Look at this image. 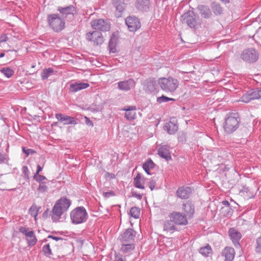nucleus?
Here are the masks:
<instances>
[{
    "instance_id": "obj_1",
    "label": "nucleus",
    "mask_w": 261,
    "mask_h": 261,
    "mask_svg": "<svg viewBox=\"0 0 261 261\" xmlns=\"http://www.w3.org/2000/svg\"><path fill=\"white\" fill-rule=\"evenodd\" d=\"M71 204V201L64 197L58 200L53 206L50 214L53 222H58L62 215L68 210Z\"/></svg>"
},
{
    "instance_id": "obj_2",
    "label": "nucleus",
    "mask_w": 261,
    "mask_h": 261,
    "mask_svg": "<svg viewBox=\"0 0 261 261\" xmlns=\"http://www.w3.org/2000/svg\"><path fill=\"white\" fill-rule=\"evenodd\" d=\"M161 89L166 93H173L178 88L179 82L173 77H161L158 80Z\"/></svg>"
},
{
    "instance_id": "obj_3",
    "label": "nucleus",
    "mask_w": 261,
    "mask_h": 261,
    "mask_svg": "<svg viewBox=\"0 0 261 261\" xmlns=\"http://www.w3.org/2000/svg\"><path fill=\"white\" fill-rule=\"evenodd\" d=\"M240 119L238 113H231L226 117L223 124L225 132L228 134H231L239 126Z\"/></svg>"
},
{
    "instance_id": "obj_4",
    "label": "nucleus",
    "mask_w": 261,
    "mask_h": 261,
    "mask_svg": "<svg viewBox=\"0 0 261 261\" xmlns=\"http://www.w3.org/2000/svg\"><path fill=\"white\" fill-rule=\"evenodd\" d=\"M72 223L80 224L85 223L88 219V215L84 206H78L72 210L70 213Z\"/></svg>"
},
{
    "instance_id": "obj_5",
    "label": "nucleus",
    "mask_w": 261,
    "mask_h": 261,
    "mask_svg": "<svg viewBox=\"0 0 261 261\" xmlns=\"http://www.w3.org/2000/svg\"><path fill=\"white\" fill-rule=\"evenodd\" d=\"M47 21L49 27L55 32H60L65 27V20L58 14L48 15Z\"/></svg>"
},
{
    "instance_id": "obj_6",
    "label": "nucleus",
    "mask_w": 261,
    "mask_h": 261,
    "mask_svg": "<svg viewBox=\"0 0 261 261\" xmlns=\"http://www.w3.org/2000/svg\"><path fill=\"white\" fill-rule=\"evenodd\" d=\"M86 37V39L90 42L93 46H100L105 41V38L102 33L97 31L87 33Z\"/></svg>"
},
{
    "instance_id": "obj_7",
    "label": "nucleus",
    "mask_w": 261,
    "mask_h": 261,
    "mask_svg": "<svg viewBox=\"0 0 261 261\" xmlns=\"http://www.w3.org/2000/svg\"><path fill=\"white\" fill-rule=\"evenodd\" d=\"M259 57L258 52L253 48H250L244 50L241 55V59L248 63H252L255 62Z\"/></svg>"
},
{
    "instance_id": "obj_8",
    "label": "nucleus",
    "mask_w": 261,
    "mask_h": 261,
    "mask_svg": "<svg viewBox=\"0 0 261 261\" xmlns=\"http://www.w3.org/2000/svg\"><path fill=\"white\" fill-rule=\"evenodd\" d=\"M261 98V89H253L248 91L239 99L240 101L248 103L252 100Z\"/></svg>"
},
{
    "instance_id": "obj_9",
    "label": "nucleus",
    "mask_w": 261,
    "mask_h": 261,
    "mask_svg": "<svg viewBox=\"0 0 261 261\" xmlns=\"http://www.w3.org/2000/svg\"><path fill=\"white\" fill-rule=\"evenodd\" d=\"M181 22L187 24L191 28H195L199 24L198 19L193 11H189L181 16Z\"/></svg>"
},
{
    "instance_id": "obj_10",
    "label": "nucleus",
    "mask_w": 261,
    "mask_h": 261,
    "mask_svg": "<svg viewBox=\"0 0 261 261\" xmlns=\"http://www.w3.org/2000/svg\"><path fill=\"white\" fill-rule=\"evenodd\" d=\"M90 23L92 29L100 31H109L111 28L110 23L102 19L93 20Z\"/></svg>"
},
{
    "instance_id": "obj_11",
    "label": "nucleus",
    "mask_w": 261,
    "mask_h": 261,
    "mask_svg": "<svg viewBox=\"0 0 261 261\" xmlns=\"http://www.w3.org/2000/svg\"><path fill=\"white\" fill-rule=\"evenodd\" d=\"M169 217L176 224L185 225L188 224L186 216L179 212H173L169 215Z\"/></svg>"
},
{
    "instance_id": "obj_12",
    "label": "nucleus",
    "mask_w": 261,
    "mask_h": 261,
    "mask_svg": "<svg viewBox=\"0 0 261 261\" xmlns=\"http://www.w3.org/2000/svg\"><path fill=\"white\" fill-rule=\"evenodd\" d=\"M136 82L134 79L130 78L126 80L120 81L117 83L118 88L120 90L128 91L135 88Z\"/></svg>"
},
{
    "instance_id": "obj_13",
    "label": "nucleus",
    "mask_w": 261,
    "mask_h": 261,
    "mask_svg": "<svg viewBox=\"0 0 261 261\" xmlns=\"http://www.w3.org/2000/svg\"><path fill=\"white\" fill-rule=\"evenodd\" d=\"M125 23L129 30L132 32L136 31L141 27L139 20L136 17H127L125 20Z\"/></svg>"
},
{
    "instance_id": "obj_14",
    "label": "nucleus",
    "mask_w": 261,
    "mask_h": 261,
    "mask_svg": "<svg viewBox=\"0 0 261 261\" xmlns=\"http://www.w3.org/2000/svg\"><path fill=\"white\" fill-rule=\"evenodd\" d=\"M136 234V232L133 229L128 228L121 235L120 241L122 243H131L134 240Z\"/></svg>"
},
{
    "instance_id": "obj_15",
    "label": "nucleus",
    "mask_w": 261,
    "mask_h": 261,
    "mask_svg": "<svg viewBox=\"0 0 261 261\" xmlns=\"http://www.w3.org/2000/svg\"><path fill=\"white\" fill-rule=\"evenodd\" d=\"M19 231L24 234L27 238H33V240L29 241V246H33L36 244L37 239L33 231L29 230V228L26 227H20Z\"/></svg>"
},
{
    "instance_id": "obj_16",
    "label": "nucleus",
    "mask_w": 261,
    "mask_h": 261,
    "mask_svg": "<svg viewBox=\"0 0 261 261\" xmlns=\"http://www.w3.org/2000/svg\"><path fill=\"white\" fill-rule=\"evenodd\" d=\"M151 6V0H136L135 6L136 9L141 12L149 11Z\"/></svg>"
},
{
    "instance_id": "obj_17",
    "label": "nucleus",
    "mask_w": 261,
    "mask_h": 261,
    "mask_svg": "<svg viewBox=\"0 0 261 261\" xmlns=\"http://www.w3.org/2000/svg\"><path fill=\"white\" fill-rule=\"evenodd\" d=\"M58 10L62 14V17H69L71 19L73 17V13L75 11L74 7L70 5L66 7H59Z\"/></svg>"
},
{
    "instance_id": "obj_18",
    "label": "nucleus",
    "mask_w": 261,
    "mask_h": 261,
    "mask_svg": "<svg viewBox=\"0 0 261 261\" xmlns=\"http://www.w3.org/2000/svg\"><path fill=\"white\" fill-rule=\"evenodd\" d=\"M55 116L60 122H64V125L76 124L77 123L75 118L73 117L65 115L61 113H57Z\"/></svg>"
},
{
    "instance_id": "obj_19",
    "label": "nucleus",
    "mask_w": 261,
    "mask_h": 261,
    "mask_svg": "<svg viewBox=\"0 0 261 261\" xmlns=\"http://www.w3.org/2000/svg\"><path fill=\"white\" fill-rule=\"evenodd\" d=\"M228 234L236 247L240 246L239 241L242 238L241 233L234 228H230L228 230Z\"/></svg>"
},
{
    "instance_id": "obj_20",
    "label": "nucleus",
    "mask_w": 261,
    "mask_h": 261,
    "mask_svg": "<svg viewBox=\"0 0 261 261\" xmlns=\"http://www.w3.org/2000/svg\"><path fill=\"white\" fill-rule=\"evenodd\" d=\"M192 190L190 187H181L178 188L176 191V195L180 199H185L189 198Z\"/></svg>"
},
{
    "instance_id": "obj_21",
    "label": "nucleus",
    "mask_w": 261,
    "mask_h": 261,
    "mask_svg": "<svg viewBox=\"0 0 261 261\" xmlns=\"http://www.w3.org/2000/svg\"><path fill=\"white\" fill-rule=\"evenodd\" d=\"M122 110L125 111V117L129 121L133 120L136 118V107L135 106H127Z\"/></svg>"
},
{
    "instance_id": "obj_22",
    "label": "nucleus",
    "mask_w": 261,
    "mask_h": 261,
    "mask_svg": "<svg viewBox=\"0 0 261 261\" xmlns=\"http://www.w3.org/2000/svg\"><path fill=\"white\" fill-rule=\"evenodd\" d=\"M221 255L225 257V261H232L234 257L235 251L233 248L226 247L223 250Z\"/></svg>"
},
{
    "instance_id": "obj_23",
    "label": "nucleus",
    "mask_w": 261,
    "mask_h": 261,
    "mask_svg": "<svg viewBox=\"0 0 261 261\" xmlns=\"http://www.w3.org/2000/svg\"><path fill=\"white\" fill-rule=\"evenodd\" d=\"M158 153L161 158L165 159L166 161L171 159L169 147L167 145L161 146L158 150Z\"/></svg>"
},
{
    "instance_id": "obj_24",
    "label": "nucleus",
    "mask_w": 261,
    "mask_h": 261,
    "mask_svg": "<svg viewBox=\"0 0 261 261\" xmlns=\"http://www.w3.org/2000/svg\"><path fill=\"white\" fill-rule=\"evenodd\" d=\"M89 86L88 83L82 82H75L70 84L69 90L72 92H76L83 89H85Z\"/></svg>"
},
{
    "instance_id": "obj_25",
    "label": "nucleus",
    "mask_w": 261,
    "mask_h": 261,
    "mask_svg": "<svg viewBox=\"0 0 261 261\" xmlns=\"http://www.w3.org/2000/svg\"><path fill=\"white\" fill-rule=\"evenodd\" d=\"M197 9L201 17L204 18H208L212 15V12L207 6L203 5H199Z\"/></svg>"
},
{
    "instance_id": "obj_26",
    "label": "nucleus",
    "mask_w": 261,
    "mask_h": 261,
    "mask_svg": "<svg viewBox=\"0 0 261 261\" xmlns=\"http://www.w3.org/2000/svg\"><path fill=\"white\" fill-rule=\"evenodd\" d=\"M134 185L137 188L144 189V179L141 174L138 173L134 178Z\"/></svg>"
},
{
    "instance_id": "obj_27",
    "label": "nucleus",
    "mask_w": 261,
    "mask_h": 261,
    "mask_svg": "<svg viewBox=\"0 0 261 261\" xmlns=\"http://www.w3.org/2000/svg\"><path fill=\"white\" fill-rule=\"evenodd\" d=\"M164 127V129L171 135L175 134L178 130V126L171 121L166 124Z\"/></svg>"
},
{
    "instance_id": "obj_28",
    "label": "nucleus",
    "mask_w": 261,
    "mask_h": 261,
    "mask_svg": "<svg viewBox=\"0 0 261 261\" xmlns=\"http://www.w3.org/2000/svg\"><path fill=\"white\" fill-rule=\"evenodd\" d=\"M174 223V222L170 219L166 220L164 222V230L172 232L177 230V228Z\"/></svg>"
},
{
    "instance_id": "obj_29",
    "label": "nucleus",
    "mask_w": 261,
    "mask_h": 261,
    "mask_svg": "<svg viewBox=\"0 0 261 261\" xmlns=\"http://www.w3.org/2000/svg\"><path fill=\"white\" fill-rule=\"evenodd\" d=\"M183 209L187 216L191 217L194 213L195 209L194 205L190 202L184 204Z\"/></svg>"
},
{
    "instance_id": "obj_30",
    "label": "nucleus",
    "mask_w": 261,
    "mask_h": 261,
    "mask_svg": "<svg viewBox=\"0 0 261 261\" xmlns=\"http://www.w3.org/2000/svg\"><path fill=\"white\" fill-rule=\"evenodd\" d=\"M113 4L119 13L122 12L125 9V4L124 0H113Z\"/></svg>"
},
{
    "instance_id": "obj_31",
    "label": "nucleus",
    "mask_w": 261,
    "mask_h": 261,
    "mask_svg": "<svg viewBox=\"0 0 261 261\" xmlns=\"http://www.w3.org/2000/svg\"><path fill=\"white\" fill-rule=\"evenodd\" d=\"M113 4L119 13L122 12L125 9V4L124 0H113Z\"/></svg>"
},
{
    "instance_id": "obj_32",
    "label": "nucleus",
    "mask_w": 261,
    "mask_h": 261,
    "mask_svg": "<svg viewBox=\"0 0 261 261\" xmlns=\"http://www.w3.org/2000/svg\"><path fill=\"white\" fill-rule=\"evenodd\" d=\"M116 37L114 34H113L111 36L109 43V48L111 53H115L116 52Z\"/></svg>"
},
{
    "instance_id": "obj_33",
    "label": "nucleus",
    "mask_w": 261,
    "mask_h": 261,
    "mask_svg": "<svg viewBox=\"0 0 261 261\" xmlns=\"http://www.w3.org/2000/svg\"><path fill=\"white\" fill-rule=\"evenodd\" d=\"M135 248L134 244L131 243H122L120 250L123 253H128Z\"/></svg>"
},
{
    "instance_id": "obj_34",
    "label": "nucleus",
    "mask_w": 261,
    "mask_h": 261,
    "mask_svg": "<svg viewBox=\"0 0 261 261\" xmlns=\"http://www.w3.org/2000/svg\"><path fill=\"white\" fill-rule=\"evenodd\" d=\"M56 71L53 68H45L41 72V76L42 80H46L51 75L56 74Z\"/></svg>"
},
{
    "instance_id": "obj_35",
    "label": "nucleus",
    "mask_w": 261,
    "mask_h": 261,
    "mask_svg": "<svg viewBox=\"0 0 261 261\" xmlns=\"http://www.w3.org/2000/svg\"><path fill=\"white\" fill-rule=\"evenodd\" d=\"M145 87L146 90L148 92H154L155 90V82L151 79L147 80L146 81Z\"/></svg>"
},
{
    "instance_id": "obj_36",
    "label": "nucleus",
    "mask_w": 261,
    "mask_h": 261,
    "mask_svg": "<svg viewBox=\"0 0 261 261\" xmlns=\"http://www.w3.org/2000/svg\"><path fill=\"white\" fill-rule=\"evenodd\" d=\"M199 252L204 256L207 257L212 253V249L211 246L207 244L205 246L201 247L199 250Z\"/></svg>"
},
{
    "instance_id": "obj_37",
    "label": "nucleus",
    "mask_w": 261,
    "mask_h": 261,
    "mask_svg": "<svg viewBox=\"0 0 261 261\" xmlns=\"http://www.w3.org/2000/svg\"><path fill=\"white\" fill-rule=\"evenodd\" d=\"M211 8L212 11L216 15H221L222 14L223 9L221 6L215 3H213L211 4Z\"/></svg>"
},
{
    "instance_id": "obj_38",
    "label": "nucleus",
    "mask_w": 261,
    "mask_h": 261,
    "mask_svg": "<svg viewBox=\"0 0 261 261\" xmlns=\"http://www.w3.org/2000/svg\"><path fill=\"white\" fill-rule=\"evenodd\" d=\"M129 214L135 219L139 218L140 215V208L136 206L132 207L130 210Z\"/></svg>"
},
{
    "instance_id": "obj_39",
    "label": "nucleus",
    "mask_w": 261,
    "mask_h": 261,
    "mask_svg": "<svg viewBox=\"0 0 261 261\" xmlns=\"http://www.w3.org/2000/svg\"><path fill=\"white\" fill-rule=\"evenodd\" d=\"M1 72L7 78L11 77L14 73V71L10 67H4L1 70Z\"/></svg>"
},
{
    "instance_id": "obj_40",
    "label": "nucleus",
    "mask_w": 261,
    "mask_h": 261,
    "mask_svg": "<svg viewBox=\"0 0 261 261\" xmlns=\"http://www.w3.org/2000/svg\"><path fill=\"white\" fill-rule=\"evenodd\" d=\"M48 182L49 181L41 182L39 184V185L37 189L38 192L41 193H44L47 192L48 189L47 186V184H48Z\"/></svg>"
},
{
    "instance_id": "obj_41",
    "label": "nucleus",
    "mask_w": 261,
    "mask_h": 261,
    "mask_svg": "<svg viewBox=\"0 0 261 261\" xmlns=\"http://www.w3.org/2000/svg\"><path fill=\"white\" fill-rule=\"evenodd\" d=\"M33 179L39 184L48 181L45 176L40 174L34 175Z\"/></svg>"
},
{
    "instance_id": "obj_42",
    "label": "nucleus",
    "mask_w": 261,
    "mask_h": 261,
    "mask_svg": "<svg viewBox=\"0 0 261 261\" xmlns=\"http://www.w3.org/2000/svg\"><path fill=\"white\" fill-rule=\"evenodd\" d=\"M39 211V208L37 206L34 204H33L29 209V213L30 214L34 217H36L38 215V211Z\"/></svg>"
},
{
    "instance_id": "obj_43",
    "label": "nucleus",
    "mask_w": 261,
    "mask_h": 261,
    "mask_svg": "<svg viewBox=\"0 0 261 261\" xmlns=\"http://www.w3.org/2000/svg\"><path fill=\"white\" fill-rule=\"evenodd\" d=\"M154 164L151 159H148L147 161L143 164V168L144 169L150 170L153 168Z\"/></svg>"
},
{
    "instance_id": "obj_44",
    "label": "nucleus",
    "mask_w": 261,
    "mask_h": 261,
    "mask_svg": "<svg viewBox=\"0 0 261 261\" xmlns=\"http://www.w3.org/2000/svg\"><path fill=\"white\" fill-rule=\"evenodd\" d=\"M169 101H175V99L174 98L168 97L163 95L161 97L157 98V102L160 103L162 102H166Z\"/></svg>"
},
{
    "instance_id": "obj_45",
    "label": "nucleus",
    "mask_w": 261,
    "mask_h": 261,
    "mask_svg": "<svg viewBox=\"0 0 261 261\" xmlns=\"http://www.w3.org/2000/svg\"><path fill=\"white\" fill-rule=\"evenodd\" d=\"M42 251L44 254L47 256H50L51 255V250L50 248L49 244H46L42 248Z\"/></svg>"
},
{
    "instance_id": "obj_46",
    "label": "nucleus",
    "mask_w": 261,
    "mask_h": 261,
    "mask_svg": "<svg viewBox=\"0 0 261 261\" xmlns=\"http://www.w3.org/2000/svg\"><path fill=\"white\" fill-rule=\"evenodd\" d=\"M255 251L257 253H261V236L256 240Z\"/></svg>"
},
{
    "instance_id": "obj_47",
    "label": "nucleus",
    "mask_w": 261,
    "mask_h": 261,
    "mask_svg": "<svg viewBox=\"0 0 261 261\" xmlns=\"http://www.w3.org/2000/svg\"><path fill=\"white\" fill-rule=\"evenodd\" d=\"M22 151H23V152L24 153L27 155V156L30 154H33L36 152L33 149H29V148L27 149L25 147L22 148Z\"/></svg>"
},
{
    "instance_id": "obj_48",
    "label": "nucleus",
    "mask_w": 261,
    "mask_h": 261,
    "mask_svg": "<svg viewBox=\"0 0 261 261\" xmlns=\"http://www.w3.org/2000/svg\"><path fill=\"white\" fill-rule=\"evenodd\" d=\"M22 171L24 174L25 177L29 178V170L27 166H24L22 167Z\"/></svg>"
},
{
    "instance_id": "obj_49",
    "label": "nucleus",
    "mask_w": 261,
    "mask_h": 261,
    "mask_svg": "<svg viewBox=\"0 0 261 261\" xmlns=\"http://www.w3.org/2000/svg\"><path fill=\"white\" fill-rule=\"evenodd\" d=\"M148 187L151 191H152L155 187V182L153 180H151L148 182Z\"/></svg>"
},
{
    "instance_id": "obj_50",
    "label": "nucleus",
    "mask_w": 261,
    "mask_h": 261,
    "mask_svg": "<svg viewBox=\"0 0 261 261\" xmlns=\"http://www.w3.org/2000/svg\"><path fill=\"white\" fill-rule=\"evenodd\" d=\"M103 195L106 198H109L111 196H114L115 194L114 192L110 191V192H104Z\"/></svg>"
},
{
    "instance_id": "obj_51",
    "label": "nucleus",
    "mask_w": 261,
    "mask_h": 261,
    "mask_svg": "<svg viewBox=\"0 0 261 261\" xmlns=\"http://www.w3.org/2000/svg\"><path fill=\"white\" fill-rule=\"evenodd\" d=\"M132 195L134 197H136L139 200H141L142 198V194H138L136 192L133 191L132 192Z\"/></svg>"
},
{
    "instance_id": "obj_52",
    "label": "nucleus",
    "mask_w": 261,
    "mask_h": 261,
    "mask_svg": "<svg viewBox=\"0 0 261 261\" xmlns=\"http://www.w3.org/2000/svg\"><path fill=\"white\" fill-rule=\"evenodd\" d=\"M178 140L182 142H185L186 141V135L184 133L180 135L178 137Z\"/></svg>"
},
{
    "instance_id": "obj_53",
    "label": "nucleus",
    "mask_w": 261,
    "mask_h": 261,
    "mask_svg": "<svg viewBox=\"0 0 261 261\" xmlns=\"http://www.w3.org/2000/svg\"><path fill=\"white\" fill-rule=\"evenodd\" d=\"M85 123L87 125H89V126H93V125L92 122L89 119V118H88L87 117L85 116Z\"/></svg>"
},
{
    "instance_id": "obj_54",
    "label": "nucleus",
    "mask_w": 261,
    "mask_h": 261,
    "mask_svg": "<svg viewBox=\"0 0 261 261\" xmlns=\"http://www.w3.org/2000/svg\"><path fill=\"white\" fill-rule=\"evenodd\" d=\"M115 261H126L125 257L121 255L120 256H117L115 257Z\"/></svg>"
},
{
    "instance_id": "obj_55",
    "label": "nucleus",
    "mask_w": 261,
    "mask_h": 261,
    "mask_svg": "<svg viewBox=\"0 0 261 261\" xmlns=\"http://www.w3.org/2000/svg\"><path fill=\"white\" fill-rule=\"evenodd\" d=\"M47 238H51L56 241H58L59 240H63V239L62 238L55 237L52 235H49L48 236Z\"/></svg>"
},
{
    "instance_id": "obj_56",
    "label": "nucleus",
    "mask_w": 261,
    "mask_h": 261,
    "mask_svg": "<svg viewBox=\"0 0 261 261\" xmlns=\"http://www.w3.org/2000/svg\"><path fill=\"white\" fill-rule=\"evenodd\" d=\"M42 168H43L40 165H37V171L36 173L34 174V175L39 174V173L42 171Z\"/></svg>"
},
{
    "instance_id": "obj_57",
    "label": "nucleus",
    "mask_w": 261,
    "mask_h": 261,
    "mask_svg": "<svg viewBox=\"0 0 261 261\" xmlns=\"http://www.w3.org/2000/svg\"><path fill=\"white\" fill-rule=\"evenodd\" d=\"M7 37L5 35V36H2L0 38V42H6L7 40Z\"/></svg>"
},
{
    "instance_id": "obj_58",
    "label": "nucleus",
    "mask_w": 261,
    "mask_h": 261,
    "mask_svg": "<svg viewBox=\"0 0 261 261\" xmlns=\"http://www.w3.org/2000/svg\"><path fill=\"white\" fill-rule=\"evenodd\" d=\"M5 159L4 155L0 152V163L4 162Z\"/></svg>"
},
{
    "instance_id": "obj_59",
    "label": "nucleus",
    "mask_w": 261,
    "mask_h": 261,
    "mask_svg": "<svg viewBox=\"0 0 261 261\" xmlns=\"http://www.w3.org/2000/svg\"><path fill=\"white\" fill-rule=\"evenodd\" d=\"M222 203L224 205H225V206H229L230 204L229 203V202L227 200H224L222 201Z\"/></svg>"
},
{
    "instance_id": "obj_60",
    "label": "nucleus",
    "mask_w": 261,
    "mask_h": 261,
    "mask_svg": "<svg viewBox=\"0 0 261 261\" xmlns=\"http://www.w3.org/2000/svg\"><path fill=\"white\" fill-rule=\"evenodd\" d=\"M5 56V53H1L0 54V58H3Z\"/></svg>"
},
{
    "instance_id": "obj_61",
    "label": "nucleus",
    "mask_w": 261,
    "mask_h": 261,
    "mask_svg": "<svg viewBox=\"0 0 261 261\" xmlns=\"http://www.w3.org/2000/svg\"><path fill=\"white\" fill-rule=\"evenodd\" d=\"M221 1L224 3H228L229 2V0H221Z\"/></svg>"
},
{
    "instance_id": "obj_62",
    "label": "nucleus",
    "mask_w": 261,
    "mask_h": 261,
    "mask_svg": "<svg viewBox=\"0 0 261 261\" xmlns=\"http://www.w3.org/2000/svg\"><path fill=\"white\" fill-rule=\"evenodd\" d=\"M33 238H27V243H28V245H29V241H30V240H33Z\"/></svg>"
},
{
    "instance_id": "obj_63",
    "label": "nucleus",
    "mask_w": 261,
    "mask_h": 261,
    "mask_svg": "<svg viewBox=\"0 0 261 261\" xmlns=\"http://www.w3.org/2000/svg\"><path fill=\"white\" fill-rule=\"evenodd\" d=\"M145 170V171L148 174H150V173H149V170H147V169H144Z\"/></svg>"
},
{
    "instance_id": "obj_64",
    "label": "nucleus",
    "mask_w": 261,
    "mask_h": 261,
    "mask_svg": "<svg viewBox=\"0 0 261 261\" xmlns=\"http://www.w3.org/2000/svg\"><path fill=\"white\" fill-rule=\"evenodd\" d=\"M58 124V122H54L53 124H52L53 125H57Z\"/></svg>"
}]
</instances>
